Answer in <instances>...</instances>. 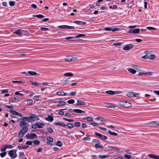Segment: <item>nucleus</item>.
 <instances>
[{
  "label": "nucleus",
  "mask_w": 159,
  "mask_h": 159,
  "mask_svg": "<svg viewBox=\"0 0 159 159\" xmlns=\"http://www.w3.org/2000/svg\"><path fill=\"white\" fill-rule=\"evenodd\" d=\"M16 150H12L8 152V155L11 157V159L15 158L17 157Z\"/></svg>",
  "instance_id": "obj_1"
},
{
  "label": "nucleus",
  "mask_w": 159,
  "mask_h": 159,
  "mask_svg": "<svg viewBox=\"0 0 159 159\" xmlns=\"http://www.w3.org/2000/svg\"><path fill=\"white\" fill-rule=\"evenodd\" d=\"M140 95L139 93H135L131 92L128 93L127 94V96L130 98L138 97Z\"/></svg>",
  "instance_id": "obj_2"
},
{
  "label": "nucleus",
  "mask_w": 159,
  "mask_h": 159,
  "mask_svg": "<svg viewBox=\"0 0 159 159\" xmlns=\"http://www.w3.org/2000/svg\"><path fill=\"white\" fill-rule=\"evenodd\" d=\"M156 57L154 55L150 54L148 57L147 56H143L142 57V58L143 59H149L151 60H154Z\"/></svg>",
  "instance_id": "obj_3"
},
{
  "label": "nucleus",
  "mask_w": 159,
  "mask_h": 159,
  "mask_svg": "<svg viewBox=\"0 0 159 159\" xmlns=\"http://www.w3.org/2000/svg\"><path fill=\"white\" fill-rule=\"evenodd\" d=\"M94 134L96 136L100 137V139L102 140H106L107 139V137L105 135H102V134L97 132H94Z\"/></svg>",
  "instance_id": "obj_4"
},
{
  "label": "nucleus",
  "mask_w": 159,
  "mask_h": 159,
  "mask_svg": "<svg viewBox=\"0 0 159 159\" xmlns=\"http://www.w3.org/2000/svg\"><path fill=\"white\" fill-rule=\"evenodd\" d=\"M25 137L28 139H34L37 137V135L35 133L28 134Z\"/></svg>",
  "instance_id": "obj_5"
},
{
  "label": "nucleus",
  "mask_w": 159,
  "mask_h": 159,
  "mask_svg": "<svg viewBox=\"0 0 159 159\" xmlns=\"http://www.w3.org/2000/svg\"><path fill=\"white\" fill-rule=\"evenodd\" d=\"M106 31H112V32H115L116 31H119L120 30L119 28H113L112 29L110 27H106L104 29Z\"/></svg>",
  "instance_id": "obj_6"
},
{
  "label": "nucleus",
  "mask_w": 159,
  "mask_h": 159,
  "mask_svg": "<svg viewBox=\"0 0 159 159\" xmlns=\"http://www.w3.org/2000/svg\"><path fill=\"white\" fill-rule=\"evenodd\" d=\"M134 46L133 44H127L123 48V50H129L132 49Z\"/></svg>",
  "instance_id": "obj_7"
},
{
  "label": "nucleus",
  "mask_w": 159,
  "mask_h": 159,
  "mask_svg": "<svg viewBox=\"0 0 159 159\" xmlns=\"http://www.w3.org/2000/svg\"><path fill=\"white\" fill-rule=\"evenodd\" d=\"M72 23H75L79 25H85L86 23L85 22H83L80 20H75L71 21Z\"/></svg>",
  "instance_id": "obj_8"
},
{
  "label": "nucleus",
  "mask_w": 159,
  "mask_h": 159,
  "mask_svg": "<svg viewBox=\"0 0 159 159\" xmlns=\"http://www.w3.org/2000/svg\"><path fill=\"white\" fill-rule=\"evenodd\" d=\"M124 104V107L126 108L130 107L132 106L130 102L127 101H125Z\"/></svg>",
  "instance_id": "obj_9"
},
{
  "label": "nucleus",
  "mask_w": 159,
  "mask_h": 159,
  "mask_svg": "<svg viewBox=\"0 0 159 159\" xmlns=\"http://www.w3.org/2000/svg\"><path fill=\"white\" fill-rule=\"evenodd\" d=\"M31 117L32 121L38 120H39V118L35 115L32 114L31 115Z\"/></svg>",
  "instance_id": "obj_10"
},
{
  "label": "nucleus",
  "mask_w": 159,
  "mask_h": 159,
  "mask_svg": "<svg viewBox=\"0 0 159 159\" xmlns=\"http://www.w3.org/2000/svg\"><path fill=\"white\" fill-rule=\"evenodd\" d=\"M56 105L57 106H61L65 105L66 104V102L64 101H58L55 102Z\"/></svg>",
  "instance_id": "obj_11"
},
{
  "label": "nucleus",
  "mask_w": 159,
  "mask_h": 159,
  "mask_svg": "<svg viewBox=\"0 0 159 159\" xmlns=\"http://www.w3.org/2000/svg\"><path fill=\"white\" fill-rule=\"evenodd\" d=\"M10 111L11 113L13 114L14 115H16V116H18L20 117H22V115L21 114L16 112V111L12 110H10Z\"/></svg>",
  "instance_id": "obj_12"
},
{
  "label": "nucleus",
  "mask_w": 159,
  "mask_h": 159,
  "mask_svg": "<svg viewBox=\"0 0 159 159\" xmlns=\"http://www.w3.org/2000/svg\"><path fill=\"white\" fill-rule=\"evenodd\" d=\"M76 37H68L65 38V39L67 41H75L76 40Z\"/></svg>",
  "instance_id": "obj_13"
},
{
  "label": "nucleus",
  "mask_w": 159,
  "mask_h": 159,
  "mask_svg": "<svg viewBox=\"0 0 159 159\" xmlns=\"http://www.w3.org/2000/svg\"><path fill=\"white\" fill-rule=\"evenodd\" d=\"M148 156L151 158H152L154 159H159V156L150 154L148 155Z\"/></svg>",
  "instance_id": "obj_14"
},
{
  "label": "nucleus",
  "mask_w": 159,
  "mask_h": 159,
  "mask_svg": "<svg viewBox=\"0 0 159 159\" xmlns=\"http://www.w3.org/2000/svg\"><path fill=\"white\" fill-rule=\"evenodd\" d=\"M47 139L48 141V142H47L48 144L49 145H52V144L51 143L53 142V139L50 137H47Z\"/></svg>",
  "instance_id": "obj_15"
},
{
  "label": "nucleus",
  "mask_w": 159,
  "mask_h": 159,
  "mask_svg": "<svg viewBox=\"0 0 159 159\" xmlns=\"http://www.w3.org/2000/svg\"><path fill=\"white\" fill-rule=\"evenodd\" d=\"M67 94V93L62 91L57 92L56 93V94L59 96H66Z\"/></svg>",
  "instance_id": "obj_16"
},
{
  "label": "nucleus",
  "mask_w": 159,
  "mask_h": 159,
  "mask_svg": "<svg viewBox=\"0 0 159 159\" xmlns=\"http://www.w3.org/2000/svg\"><path fill=\"white\" fill-rule=\"evenodd\" d=\"M105 106L109 108H115L116 107V106L114 105L109 103L106 104Z\"/></svg>",
  "instance_id": "obj_17"
},
{
  "label": "nucleus",
  "mask_w": 159,
  "mask_h": 159,
  "mask_svg": "<svg viewBox=\"0 0 159 159\" xmlns=\"http://www.w3.org/2000/svg\"><path fill=\"white\" fill-rule=\"evenodd\" d=\"M31 115L29 117L25 116L23 117V119L29 122L32 121Z\"/></svg>",
  "instance_id": "obj_18"
},
{
  "label": "nucleus",
  "mask_w": 159,
  "mask_h": 159,
  "mask_svg": "<svg viewBox=\"0 0 159 159\" xmlns=\"http://www.w3.org/2000/svg\"><path fill=\"white\" fill-rule=\"evenodd\" d=\"M131 66L133 68L136 69L139 71H140L141 70V68L137 65H133Z\"/></svg>",
  "instance_id": "obj_19"
},
{
  "label": "nucleus",
  "mask_w": 159,
  "mask_h": 159,
  "mask_svg": "<svg viewBox=\"0 0 159 159\" xmlns=\"http://www.w3.org/2000/svg\"><path fill=\"white\" fill-rule=\"evenodd\" d=\"M85 102L80 100H77V103L75 104L76 105H85Z\"/></svg>",
  "instance_id": "obj_20"
},
{
  "label": "nucleus",
  "mask_w": 159,
  "mask_h": 159,
  "mask_svg": "<svg viewBox=\"0 0 159 159\" xmlns=\"http://www.w3.org/2000/svg\"><path fill=\"white\" fill-rule=\"evenodd\" d=\"M37 125L38 128H43V126H45V124L43 123L38 122H37Z\"/></svg>",
  "instance_id": "obj_21"
},
{
  "label": "nucleus",
  "mask_w": 159,
  "mask_h": 159,
  "mask_svg": "<svg viewBox=\"0 0 159 159\" xmlns=\"http://www.w3.org/2000/svg\"><path fill=\"white\" fill-rule=\"evenodd\" d=\"M28 128L26 127H24L22 128L20 130V131H21L22 133H23L24 134H25L26 132L28 130Z\"/></svg>",
  "instance_id": "obj_22"
},
{
  "label": "nucleus",
  "mask_w": 159,
  "mask_h": 159,
  "mask_svg": "<svg viewBox=\"0 0 159 159\" xmlns=\"http://www.w3.org/2000/svg\"><path fill=\"white\" fill-rule=\"evenodd\" d=\"M83 120H86L88 121L92 122L93 121V119L90 117H84L83 118Z\"/></svg>",
  "instance_id": "obj_23"
},
{
  "label": "nucleus",
  "mask_w": 159,
  "mask_h": 159,
  "mask_svg": "<svg viewBox=\"0 0 159 159\" xmlns=\"http://www.w3.org/2000/svg\"><path fill=\"white\" fill-rule=\"evenodd\" d=\"M127 70L129 73L132 74H134L136 72V70L132 68H129Z\"/></svg>",
  "instance_id": "obj_24"
},
{
  "label": "nucleus",
  "mask_w": 159,
  "mask_h": 159,
  "mask_svg": "<svg viewBox=\"0 0 159 159\" xmlns=\"http://www.w3.org/2000/svg\"><path fill=\"white\" fill-rule=\"evenodd\" d=\"M73 111L76 113H84L85 112V111L79 109H75Z\"/></svg>",
  "instance_id": "obj_25"
},
{
  "label": "nucleus",
  "mask_w": 159,
  "mask_h": 159,
  "mask_svg": "<svg viewBox=\"0 0 159 159\" xmlns=\"http://www.w3.org/2000/svg\"><path fill=\"white\" fill-rule=\"evenodd\" d=\"M27 125V123L25 121V120H22L20 121V126H22V125L25 126H26Z\"/></svg>",
  "instance_id": "obj_26"
},
{
  "label": "nucleus",
  "mask_w": 159,
  "mask_h": 159,
  "mask_svg": "<svg viewBox=\"0 0 159 159\" xmlns=\"http://www.w3.org/2000/svg\"><path fill=\"white\" fill-rule=\"evenodd\" d=\"M29 75H39V74L33 71H29Z\"/></svg>",
  "instance_id": "obj_27"
},
{
  "label": "nucleus",
  "mask_w": 159,
  "mask_h": 159,
  "mask_svg": "<svg viewBox=\"0 0 159 159\" xmlns=\"http://www.w3.org/2000/svg\"><path fill=\"white\" fill-rule=\"evenodd\" d=\"M73 58H72V57L71 56H67L65 58V60L66 61H73Z\"/></svg>",
  "instance_id": "obj_28"
},
{
  "label": "nucleus",
  "mask_w": 159,
  "mask_h": 159,
  "mask_svg": "<svg viewBox=\"0 0 159 159\" xmlns=\"http://www.w3.org/2000/svg\"><path fill=\"white\" fill-rule=\"evenodd\" d=\"M28 32L27 31L22 30L21 36H22L23 35H26L28 34Z\"/></svg>",
  "instance_id": "obj_29"
},
{
  "label": "nucleus",
  "mask_w": 159,
  "mask_h": 159,
  "mask_svg": "<svg viewBox=\"0 0 159 159\" xmlns=\"http://www.w3.org/2000/svg\"><path fill=\"white\" fill-rule=\"evenodd\" d=\"M22 30L19 29L14 32L13 33L21 36Z\"/></svg>",
  "instance_id": "obj_30"
},
{
  "label": "nucleus",
  "mask_w": 159,
  "mask_h": 159,
  "mask_svg": "<svg viewBox=\"0 0 159 159\" xmlns=\"http://www.w3.org/2000/svg\"><path fill=\"white\" fill-rule=\"evenodd\" d=\"M31 82L32 85L34 86L37 87H39V84H40V83H37L35 82H33V81H31Z\"/></svg>",
  "instance_id": "obj_31"
},
{
  "label": "nucleus",
  "mask_w": 159,
  "mask_h": 159,
  "mask_svg": "<svg viewBox=\"0 0 159 159\" xmlns=\"http://www.w3.org/2000/svg\"><path fill=\"white\" fill-rule=\"evenodd\" d=\"M46 120L48 121H52L53 120V116H48L46 118Z\"/></svg>",
  "instance_id": "obj_32"
},
{
  "label": "nucleus",
  "mask_w": 159,
  "mask_h": 159,
  "mask_svg": "<svg viewBox=\"0 0 159 159\" xmlns=\"http://www.w3.org/2000/svg\"><path fill=\"white\" fill-rule=\"evenodd\" d=\"M140 30L139 29H136L132 30V33L138 34L140 32Z\"/></svg>",
  "instance_id": "obj_33"
},
{
  "label": "nucleus",
  "mask_w": 159,
  "mask_h": 159,
  "mask_svg": "<svg viewBox=\"0 0 159 159\" xmlns=\"http://www.w3.org/2000/svg\"><path fill=\"white\" fill-rule=\"evenodd\" d=\"M64 75L66 76L71 77L73 75V74L71 72H67L64 74Z\"/></svg>",
  "instance_id": "obj_34"
},
{
  "label": "nucleus",
  "mask_w": 159,
  "mask_h": 159,
  "mask_svg": "<svg viewBox=\"0 0 159 159\" xmlns=\"http://www.w3.org/2000/svg\"><path fill=\"white\" fill-rule=\"evenodd\" d=\"M109 157L108 155H100L98 156V158H100L102 159H104Z\"/></svg>",
  "instance_id": "obj_35"
},
{
  "label": "nucleus",
  "mask_w": 159,
  "mask_h": 159,
  "mask_svg": "<svg viewBox=\"0 0 159 159\" xmlns=\"http://www.w3.org/2000/svg\"><path fill=\"white\" fill-rule=\"evenodd\" d=\"M33 16L34 17H37L38 18H43L45 17L44 16L41 14H39L38 15H33Z\"/></svg>",
  "instance_id": "obj_36"
},
{
  "label": "nucleus",
  "mask_w": 159,
  "mask_h": 159,
  "mask_svg": "<svg viewBox=\"0 0 159 159\" xmlns=\"http://www.w3.org/2000/svg\"><path fill=\"white\" fill-rule=\"evenodd\" d=\"M151 53L152 51H150V50H146L144 52V53L145 54L144 56H147L148 57Z\"/></svg>",
  "instance_id": "obj_37"
},
{
  "label": "nucleus",
  "mask_w": 159,
  "mask_h": 159,
  "mask_svg": "<svg viewBox=\"0 0 159 159\" xmlns=\"http://www.w3.org/2000/svg\"><path fill=\"white\" fill-rule=\"evenodd\" d=\"M96 119L98 120H100L101 122H103V123H105L106 122V120H105L102 117H97Z\"/></svg>",
  "instance_id": "obj_38"
},
{
  "label": "nucleus",
  "mask_w": 159,
  "mask_h": 159,
  "mask_svg": "<svg viewBox=\"0 0 159 159\" xmlns=\"http://www.w3.org/2000/svg\"><path fill=\"white\" fill-rule=\"evenodd\" d=\"M106 93L110 95H114L115 94V92L111 90H108L106 92Z\"/></svg>",
  "instance_id": "obj_39"
},
{
  "label": "nucleus",
  "mask_w": 159,
  "mask_h": 159,
  "mask_svg": "<svg viewBox=\"0 0 159 159\" xmlns=\"http://www.w3.org/2000/svg\"><path fill=\"white\" fill-rule=\"evenodd\" d=\"M55 124L56 125L62 126L63 127H65L66 126V125L63 123L56 122L55 123Z\"/></svg>",
  "instance_id": "obj_40"
},
{
  "label": "nucleus",
  "mask_w": 159,
  "mask_h": 159,
  "mask_svg": "<svg viewBox=\"0 0 159 159\" xmlns=\"http://www.w3.org/2000/svg\"><path fill=\"white\" fill-rule=\"evenodd\" d=\"M66 126L70 129H72L74 127L73 125L72 124L70 123H67Z\"/></svg>",
  "instance_id": "obj_41"
},
{
  "label": "nucleus",
  "mask_w": 159,
  "mask_h": 159,
  "mask_svg": "<svg viewBox=\"0 0 159 159\" xmlns=\"http://www.w3.org/2000/svg\"><path fill=\"white\" fill-rule=\"evenodd\" d=\"M41 84L44 85L46 86H52V84H53V83L51 82V83H45V82H43L41 83Z\"/></svg>",
  "instance_id": "obj_42"
},
{
  "label": "nucleus",
  "mask_w": 159,
  "mask_h": 159,
  "mask_svg": "<svg viewBox=\"0 0 159 159\" xmlns=\"http://www.w3.org/2000/svg\"><path fill=\"white\" fill-rule=\"evenodd\" d=\"M66 25H59L58 26V28L61 29H66Z\"/></svg>",
  "instance_id": "obj_43"
},
{
  "label": "nucleus",
  "mask_w": 159,
  "mask_h": 159,
  "mask_svg": "<svg viewBox=\"0 0 159 159\" xmlns=\"http://www.w3.org/2000/svg\"><path fill=\"white\" fill-rule=\"evenodd\" d=\"M16 100V99L15 98H9V101L11 102H14Z\"/></svg>",
  "instance_id": "obj_44"
},
{
  "label": "nucleus",
  "mask_w": 159,
  "mask_h": 159,
  "mask_svg": "<svg viewBox=\"0 0 159 159\" xmlns=\"http://www.w3.org/2000/svg\"><path fill=\"white\" fill-rule=\"evenodd\" d=\"M108 132L111 135H113L115 136H117V133L115 132H112L110 130H109Z\"/></svg>",
  "instance_id": "obj_45"
},
{
  "label": "nucleus",
  "mask_w": 159,
  "mask_h": 159,
  "mask_svg": "<svg viewBox=\"0 0 159 159\" xmlns=\"http://www.w3.org/2000/svg\"><path fill=\"white\" fill-rule=\"evenodd\" d=\"M24 135V134L22 133L21 131H20L18 134V137L19 138H21L23 137Z\"/></svg>",
  "instance_id": "obj_46"
},
{
  "label": "nucleus",
  "mask_w": 159,
  "mask_h": 159,
  "mask_svg": "<svg viewBox=\"0 0 159 159\" xmlns=\"http://www.w3.org/2000/svg\"><path fill=\"white\" fill-rule=\"evenodd\" d=\"M124 102L125 101H120L118 103L119 105L124 107Z\"/></svg>",
  "instance_id": "obj_47"
},
{
  "label": "nucleus",
  "mask_w": 159,
  "mask_h": 159,
  "mask_svg": "<svg viewBox=\"0 0 159 159\" xmlns=\"http://www.w3.org/2000/svg\"><path fill=\"white\" fill-rule=\"evenodd\" d=\"M74 125L77 127H79L80 125V123L78 122H75L74 123Z\"/></svg>",
  "instance_id": "obj_48"
},
{
  "label": "nucleus",
  "mask_w": 159,
  "mask_h": 159,
  "mask_svg": "<svg viewBox=\"0 0 159 159\" xmlns=\"http://www.w3.org/2000/svg\"><path fill=\"white\" fill-rule=\"evenodd\" d=\"M146 28L150 30H156V28L152 27H147Z\"/></svg>",
  "instance_id": "obj_49"
},
{
  "label": "nucleus",
  "mask_w": 159,
  "mask_h": 159,
  "mask_svg": "<svg viewBox=\"0 0 159 159\" xmlns=\"http://www.w3.org/2000/svg\"><path fill=\"white\" fill-rule=\"evenodd\" d=\"M114 148L112 146H108L107 149L108 151H111L114 149Z\"/></svg>",
  "instance_id": "obj_50"
},
{
  "label": "nucleus",
  "mask_w": 159,
  "mask_h": 159,
  "mask_svg": "<svg viewBox=\"0 0 159 159\" xmlns=\"http://www.w3.org/2000/svg\"><path fill=\"white\" fill-rule=\"evenodd\" d=\"M4 106L7 108L8 109H10L11 110H12L14 109L13 107L12 106L6 105H4Z\"/></svg>",
  "instance_id": "obj_51"
},
{
  "label": "nucleus",
  "mask_w": 159,
  "mask_h": 159,
  "mask_svg": "<svg viewBox=\"0 0 159 159\" xmlns=\"http://www.w3.org/2000/svg\"><path fill=\"white\" fill-rule=\"evenodd\" d=\"M83 139L84 141H90L91 140V138L87 136L85 137H84L83 138Z\"/></svg>",
  "instance_id": "obj_52"
},
{
  "label": "nucleus",
  "mask_w": 159,
  "mask_h": 159,
  "mask_svg": "<svg viewBox=\"0 0 159 159\" xmlns=\"http://www.w3.org/2000/svg\"><path fill=\"white\" fill-rule=\"evenodd\" d=\"M31 127L32 128L34 129H36L38 128V126L37 125V122L35 124H33L32 125Z\"/></svg>",
  "instance_id": "obj_53"
},
{
  "label": "nucleus",
  "mask_w": 159,
  "mask_h": 159,
  "mask_svg": "<svg viewBox=\"0 0 159 159\" xmlns=\"http://www.w3.org/2000/svg\"><path fill=\"white\" fill-rule=\"evenodd\" d=\"M56 145L58 146L61 147L62 145V143L61 142L58 141L57 142Z\"/></svg>",
  "instance_id": "obj_54"
},
{
  "label": "nucleus",
  "mask_w": 159,
  "mask_h": 159,
  "mask_svg": "<svg viewBox=\"0 0 159 159\" xmlns=\"http://www.w3.org/2000/svg\"><path fill=\"white\" fill-rule=\"evenodd\" d=\"M47 129L50 133H52L53 132V130L51 128H47Z\"/></svg>",
  "instance_id": "obj_55"
},
{
  "label": "nucleus",
  "mask_w": 159,
  "mask_h": 159,
  "mask_svg": "<svg viewBox=\"0 0 159 159\" xmlns=\"http://www.w3.org/2000/svg\"><path fill=\"white\" fill-rule=\"evenodd\" d=\"M124 157L126 159H130L131 158V156L128 154H125L124 155Z\"/></svg>",
  "instance_id": "obj_56"
},
{
  "label": "nucleus",
  "mask_w": 159,
  "mask_h": 159,
  "mask_svg": "<svg viewBox=\"0 0 159 159\" xmlns=\"http://www.w3.org/2000/svg\"><path fill=\"white\" fill-rule=\"evenodd\" d=\"M85 36H86V35L84 34H78V35H76V38H78L81 37H84Z\"/></svg>",
  "instance_id": "obj_57"
},
{
  "label": "nucleus",
  "mask_w": 159,
  "mask_h": 159,
  "mask_svg": "<svg viewBox=\"0 0 159 159\" xmlns=\"http://www.w3.org/2000/svg\"><path fill=\"white\" fill-rule=\"evenodd\" d=\"M6 154V152H4L2 153H1L0 154V155L2 157H4Z\"/></svg>",
  "instance_id": "obj_58"
},
{
  "label": "nucleus",
  "mask_w": 159,
  "mask_h": 159,
  "mask_svg": "<svg viewBox=\"0 0 159 159\" xmlns=\"http://www.w3.org/2000/svg\"><path fill=\"white\" fill-rule=\"evenodd\" d=\"M58 113L59 115H63L64 114V112L61 109L58 112Z\"/></svg>",
  "instance_id": "obj_59"
},
{
  "label": "nucleus",
  "mask_w": 159,
  "mask_h": 159,
  "mask_svg": "<svg viewBox=\"0 0 159 159\" xmlns=\"http://www.w3.org/2000/svg\"><path fill=\"white\" fill-rule=\"evenodd\" d=\"M15 2L13 1H10L9 2V5L11 6H13L15 5Z\"/></svg>",
  "instance_id": "obj_60"
},
{
  "label": "nucleus",
  "mask_w": 159,
  "mask_h": 159,
  "mask_svg": "<svg viewBox=\"0 0 159 159\" xmlns=\"http://www.w3.org/2000/svg\"><path fill=\"white\" fill-rule=\"evenodd\" d=\"M33 143L35 145H38L40 143V142L38 140H34Z\"/></svg>",
  "instance_id": "obj_61"
},
{
  "label": "nucleus",
  "mask_w": 159,
  "mask_h": 159,
  "mask_svg": "<svg viewBox=\"0 0 159 159\" xmlns=\"http://www.w3.org/2000/svg\"><path fill=\"white\" fill-rule=\"evenodd\" d=\"M152 72H148L146 73H145V75H146L148 76L152 75Z\"/></svg>",
  "instance_id": "obj_62"
},
{
  "label": "nucleus",
  "mask_w": 159,
  "mask_h": 159,
  "mask_svg": "<svg viewBox=\"0 0 159 159\" xmlns=\"http://www.w3.org/2000/svg\"><path fill=\"white\" fill-rule=\"evenodd\" d=\"M66 29H75V27L73 26H70L67 25Z\"/></svg>",
  "instance_id": "obj_63"
},
{
  "label": "nucleus",
  "mask_w": 159,
  "mask_h": 159,
  "mask_svg": "<svg viewBox=\"0 0 159 159\" xmlns=\"http://www.w3.org/2000/svg\"><path fill=\"white\" fill-rule=\"evenodd\" d=\"M33 103V101L31 100H28L27 101V104L28 105H31Z\"/></svg>",
  "instance_id": "obj_64"
}]
</instances>
